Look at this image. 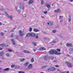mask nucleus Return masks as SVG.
I'll return each mask as SVG.
<instances>
[{"instance_id": "obj_1", "label": "nucleus", "mask_w": 73, "mask_h": 73, "mask_svg": "<svg viewBox=\"0 0 73 73\" xmlns=\"http://www.w3.org/2000/svg\"><path fill=\"white\" fill-rule=\"evenodd\" d=\"M49 53L50 54H56V55H60L61 54L60 52H58L57 50H51L49 52Z\"/></svg>"}, {"instance_id": "obj_2", "label": "nucleus", "mask_w": 73, "mask_h": 73, "mask_svg": "<svg viewBox=\"0 0 73 73\" xmlns=\"http://www.w3.org/2000/svg\"><path fill=\"white\" fill-rule=\"evenodd\" d=\"M66 64L67 65V66L70 68H71V67H72L73 66L72 64L71 63L69 62H66Z\"/></svg>"}, {"instance_id": "obj_3", "label": "nucleus", "mask_w": 73, "mask_h": 73, "mask_svg": "<svg viewBox=\"0 0 73 73\" xmlns=\"http://www.w3.org/2000/svg\"><path fill=\"white\" fill-rule=\"evenodd\" d=\"M19 36L21 37L23 36H24V33H23V32H22V31H21V30L19 31Z\"/></svg>"}, {"instance_id": "obj_4", "label": "nucleus", "mask_w": 73, "mask_h": 73, "mask_svg": "<svg viewBox=\"0 0 73 73\" xmlns=\"http://www.w3.org/2000/svg\"><path fill=\"white\" fill-rule=\"evenodd\" d=\"M17 9V12H18V13H20V12H21V8L20 7H18Z\"/></svg>"}, {"instance_id": "obj_5", "label": "nucleus", "mask_w": 73, "mask_h": 73, "mask_svg": "<svg viewBox=\"0 0 73 73\" xmlns=\"http://www.w3.org/2000/svg\"><path fill=\"white\" fill-rule=\"evenodd\" d=\"M7 17H8V18H9L11 20H13V17L12 15H10L9 16L7 14Z\"/></svg>"}, {"instance_id": "obj_6", "label": "nucleus", "mask_w": 73, "mask_h": 73, "mask_svg": "<svg viewBox=\"0 0 73 73\" xmlns=\"http://www.w3.org/2000/svg\"><path fill=\"white\" fill-rule=\"evenodd\" d=\"M61 12V10L60 9H58L57 10H55L54 11V12L55 13H58V12Z\"/></svg>"}, {"instance_id": "obj_7", "label": "nucleus", "mask_w": 73, "mask_h": 73, "mask_svg": "<svg viewBox=\"0 0 73 73\" xmlns=\"http://www.w3.org/2000/svg\"><path fill=\"white\" fill-rule=\"evenodd\" d=\"M33 67V66L31 64H30L28 66V69H32V67Z\"/></svg>"}, {"instance_id": "obj_8", "label": "nucleus", "mask_w": 73, "mask_h": 73, "mask_svg": "<svg viewBox=\"0 0 73 73\" xmlns=\"http://www.w3.org/2000/svg\"><path fill=\"white\" fill-rule=\"evenodd\" d=\"M46 49L44 47H41L39 48L40 50H45Z\"/></svg>"}, {"instance_id": "obj_9", "label": "nucleus", "mask_w": 73, "mask_h": 73, "mask_svg": "<svg viewBox=\"0 0 73 73\" xmlns=\"http://www.w3.org/2000/svg\"><path fill=\"white\" fill-rule=\"evenodd\" d=\"M33 3V0H30L28 2L29 4H32Z\"/></svg>"}, {"instance_id": "obj_10", "label": "nucleus", "mask_w": 73, "mask_h": 73, "mask_svg": "<svg viewBox=\"0 0 73 73\" xmlns=\"http://www.w3.org/2000/svg\"><path fill=\"white\" fill-rule=\"evenodd\" d=\"M35 34L33 33H31V37H35Z\"/></svg>"}, {"instance_id": "obj_11", "label": "nucleus", "mask_w": 73, "mask_h": 73, "mask_svg": "<svg viewBox=\"0 0 73 73\" xmlns=\"http://www.w3.org/2000/svg\"><path fill=\"white\" fill-rule=\"evenodd\" d=\"M31 33H28L26 35V37H31Z\"/></svg>"}, {"instance_id": "obj_12", "label": "nucleus", "mask_w": 73, "mask_h": 73, "mask_svg": "<svg viewBox=\"0 0 73 73\" xmlns=\"http://www.w3.org/2000/svg\"><path fill=\"white\" fill-rule=\"evenodd\" d=\"M7 46L5 45V44H0V46L1 47H4V46Z\"/></svg>"}, {"instance_id": "obj_13", "label": "nucleus", "mask_w": 73, "mask_h": 73, "mask_svg": "<svg viewBox=\"0 0 73 73\" xmlns=\"http://www.w3.org/2000/svg\"><path fill=\"white\" fill-rule=\"evenodd\" d=\"M24 53H30L31 52L25 50L23 51Z\"/></svg>"}, {"instance_id": "obj_14", "label": "nucleus", "mask_w": 73, "mask_h": 73, "mask_svg": "<svg viewBox=\"0 0 73 73\" xmlns=\"http://www.w3.org/2000/svg\"><path fill=\"white\" fill-rule=\"evenodd\" d=\"M29 64V62H28L24 64V66H27Z\"/></svg>"}, {"instance_id": "obj_15", "label": "nucleus", "mask_w": 73, "mask_h": 73, "mask_svg": "<svg viewBox=\"0 0 73 73\" xmlns=\"http://www.w3.org/2000/svg\"><path fill=\"white\" fill-rule=\"evenodd\" d=\"M11 41L12 42L13 44V45H15V41L13 39H12L11 40Z\"/></svg>"}, {"instance_id": "obj_16", "label": "nucleus", "mask_w": 73, "mask_h": 73, "mask_svg": "<svg viewBox=\"0 0 73 73\" xmlns=\"http://www.w3.org/2000/svg\"><path fill=\"white\" fill-rule=\"evenodd\" d=\"M48 66L47 65H45L44 66H42V67H41L42 69H44V68H47L48 67Z\"/></svg>"}, {"instance_id": "obj_17", "label": "nucleus", "mask_w": 73, "mask_h": 73, "mask_svg": "<svg viewBox=\"0 0 73 73\" xmlns=\"http://www.w3.org/2000/svg\"><path fill=\"white\" fill-rule=\"evenodd\" d=\"M48 25H53V23L50 22H49L48 23Z\"/></svg>"}, {"instance_id": "obj_18", "label": "nucleus", "mask_w": 73, "mask_h": 73, "mask_svg": "<svg viewBox=\"0 0 73 73\" xmlns=\"http://www.w3.org/2000/svg\"><path fill=\"white\" fill-rule=\"evenodd\" d=\"M49 60H53L54 59V57L53 56H50L48 57Z\"/></svg>"}, {"instance_id": "obj_19", "label": "nucleus", "mask_w": 73, "mask_h": 73, "mask_svg": "<svg viewBox=\"0 0 73 73\" xmlns=\"http://www.w3.org/2000/svg\"><path fill=\"white\" fill-rule=\"evenodd\" d=\"M44 59L45 61L48 60V57L47 56H44Z\"/></svg>"}, {"instance_id": "obj_20", "label": "nucleus", "mask_w": 73, "mask_h": 73, "mask_svg": "<svg viewBox=\"0 0 73 73\" xmlns=\"http://www.w3.org/2000/svg\"><path fill=\"white\" fill-rule=\"evenodd\" d=\"M46 7L48 8V9H50V6L49 5H46Z\"/></svg>"}, {"instance_id": "obj_21", "label": "nucleus", "mask_w": 73, "mask_h": 73, "mask_svg": "<svg viewBox=\"0 0 73 73\" xmlns=\"http://www.w3.org/2000/svg\"><path fill=\"white\" fill-rule=\"evenodd\" d=\"M9 68H7L5 69L4 70V71H8V70H9Z\"/></svg>"}, {"instance_id": "obj_22", "label": "nucleus", "mask_w": 73, "mask_h": 73, "mask_svg": "<svg viewBox=\"0 0 73 73\" xmlns=\"http://www.w3.org/2000/svg\"><path fill=\"white\" fill-rule=\"evenodd\" d=\"M4 54V52L3 51H2L0 53V55L1 56L3 55V54Z\"/></svg>"}, {"instance_id": "obj_23", "label": "nucleus", "mask_w": 73, "mask_h": 73, "mask_svg": "<svg viewBox=\"0 0 73 73\" xmlns=\"http://www.w3.org/2000/svg\"><path fill=\"white\" fill-rule=\"evenodd\" d=\"M33 31H34V32H38L39 31L38 30H37V29H33Z\"/></svg>"}, {"instance_id": "obj_24", "label": "nucleus", "mask_w": 73, "mask_h": 73, "mask_svg": "<svg viewBox=\"0 0 73 73\" xmlns=\"http://www.w3.org/2000/svg\"><path fill=\"white\" fill-rule=\"evenodd\" d=\"M50 69L51 71H52V70H55V68H50Z\"/></svg>"}, {"instance_id": "obj_25", "label": "nucleus", "mask_w": 73, "mask_h": 73, "mask_svg": "<svg viewBox=\"0 0 73 73\" xmlns=\"http://www.w3.org/2000/svg\"><path fill=\"white\" fill-rule=\"evenodd\" d=\"M70 51H73V48H70L69 49Z\"/></svg>"}, {"instance_id": "obj_26", "label": "nucleus", "mask_w": 73, "mask_h": 73, "mask_svg": "<svg viewBox=\"0 0 73 73\" xmlns=\"http://www.w3.org/2000/svg\"><path fill=\"white\" fill-rule=\"evenodd\" d=\"M6 55L7 57H9L10 55L9 53H7L6 54Z\"/></svg>"}, {"instance_id": "obj_27", "label": "nucleus", "mask_w": 73, "mask_h": 73, "mask_svg": "<svg viewBox=\"0 0 73 73\" xmlns=\"http://www.w3.org/2000/svg\"><path fill=\"white\" fill-rule=\"evenodd\" d=\"M19 8H22V9H24V6L23 5H22L20 7H19Z\"/></svg>"}, {"instance_id": "obj_28", "label": "nucleus", "mask_w": 73, "mask_h": 73, "mask_svg": "<svg viewBox=\"0 0 73 73\" xmlns=\"http://www.w3.org/2000/svg\"><path fill=\"white\" fill-rule=\"evenodd\" d=\"M19 73H25V72L24 71H19L18 72Z\"/></svg>"}, {"instance_id": "obj_29", "label": "nucleus", "mask_w": 73, "mask_h": 73, "mask_svg": "<svg viewBox=\"0 0 73 73\" xmlns=\"http://www.w3.org/2000/svg\"><path fill=\"white\" fill-rule=\"evenodd\" d=\"M1 35L2 36H3V35H4V33H3V32L1 33Z\"/></svg>"}, {"instance_id": "obj_30", "label": "nucleus", "mask_w": 73, "mask_h": 73, "mask_svg": "<svg viewBox=\"0 0 73 73\" xmlns=\"http://www.w3.org/2000/svg\"><path fill=\"white\" fill-rule=\"evenodd\" d=\"M32 44L34 45V46H36V43L34 42V43H32Z\"/></svg>"}, {"instance_id": "obj_31", "label": "nucleus", "mask_w": 73, "mask_h": 73, "mask_svg": "<svg viewBox=\"0 0 73 73\" xmlns=\"http://www.w3.org/2000/svg\"><path fill=\"white\" fill-rule=\"evenodd\" d=\"M20 66H18V65H17L15 66V68H19Z\"/></svg>"}, {"instance_id": "obj_32", "label": "nucleus", "mask_w": 73, "mask_h": 73, "mask_svg": "<svg viewBox=\"0 0 73 73\" xmlns=\"http://www.w3.org/2000/svg\"><path fill=\"white\" fill-rule=\"evenodd\" d=\"M25 60V59L24 58H22L21 59H20V61H24V60Z\"/></svg>"}, {"instance_id": "obj_33", "label": "nucleus", "mask_w": 73, "mask_h": 73, "mask_svg": "<svg viewBox=\"0 0 73 73\" xmlns=\"http://www.w3.org/2000/svg\"><path fill=\"white\" fill-rule=\"evenodd\" d=\"M31 61L32 62H33L34 61V58H33L31 60Z\"/></svg>"}, {"instance_id": "obj_34", "label": "nucleus", "mask_w": 73, "mask_h": 73, "mask_svg": "<svg viewBox=\"0 0 73 73\" xmlns=\"http://www.w3.org/2000/svg\"><path fill=\"white\" fill-rule=\"evenodd\" d=\"M47 71H48V72H50V71H51L50 68H49V69H48Z\"/></svg>"}, {"instance_id": "obj_35", "label": "nucleus", "mask_w": 73, "mask_h": 73, "mask_svg": "<svg viewBox=\"0 0 73 73\" xmlns=\"http://www.w3.org/2000/svg\"><path fill=\"white\" fill-rule=\"evenodd\" d=\"M8 50V52H12V50H11V49H9Z\"/></svg>"}, {"instance_id": "obj_36", "label": "nucleus", "mask_w": 73, "mask_h": 73, "mask_svg": "<svg viewBox=\"0 0 73 73\" xmlns=\"http://www.w3.org/2000/svg\"><path fill=\"white\" fill-rule=\"evenodd\" d=\"M56 50H58V52H60V51L61 50H60V49H57Z\"/></svg>"}, {"instance_id": "obj_37", "label": "nucleus", "mask_w": 73, "mask_h": 73, "mask_svg": "<svg viewBox=\"0 0 73 73\" xmlns=\"http://www.w3.org/2000/svg\"><path fill=\"white\" fill-rule=\"evenodd\" d=\"M35 38H38V35H37L36 36Z\"/></svg>"}, {"instance_id": "obj_38", "label": "nucleus", "mask_w": 73, "mask_h": 73, "mask_svg": "<svg viewBox=\"0 0 73 73\" xmlns=\"http://www.w3.org/2000/svg\"><path fill=\"white\" fill-rule=\"evenodd\" d=\"M32 28H30L29 30V31H30V32H31V31H32Z\"/></svg>"}, {"instance_id": "obj_39", "label": "nucleus", "mask_w": 73, "mask_h": 73, "mask_svg": "<svg viewBox=\"0 0 73 73\" xmlns=\"http://www.w3.org/2000/svg\"><path fill=\"white\" fill-rule=\"evenodd\" d=\"M44 1H42L41 2V4H44Z\"/></svg>"}, {"instance_id": "obj_40", "label": "nucleus", "mask_w": 73, "mask_h": 73, "mask_svg": "<svg viewBox=\"0 0 73 73\" xmlns=\"http://www.w3.org/2000/svg\"><path fill=\"white\" fill-rule=\"evenodd\" d=\"M68 21L69 22H70L71 21V19L70 18L68 20Z\"/></svg>"}, {"instance_id": "obj_41", "label": "nucleus", "mask_w": 73, "mask_h": 73, "mask_svg": "<svg viewBox=\"0 0 73 73\" xmlns=\"http://www.w3.org/2000/svg\"><path fill=\"white\" fill-rule=\"evenodd\" d=\"M11 37H13V34H11Z\"/></svg>"}, {"instance_id": "obj_42", "label": "nucleus", "mask_w": 73, "mask_h": 73, "mask_svg": "<svg viewBox=\"0 0 73 73\" xmlns=\"http://www.w3.org/2000/svg\"><path fill=\"white\" fill-rule=\"evenodd\" d=\"M0 10H1V11H3V10H4V9L3 8L0 9Z\"/></svg>"}, {"instance_id": "obj_43", "label": "nucleus", "mask_w": 73, "mask_h": 73, "mask_svg": "<svg viewBox=\"0 0 73 73\" xmlns=\"http://www.w3.org/2000/svg\"><path fill=\"white\" fill-rule=\"evenodd\" d=\"M66 46H69V44H66Z\"/></svg>"}, {"instance_id": "obj_44", "label": "nucleus", "mask_w": 73, "mask_h": 73, "mask_svg": "<svg viewBox=\"0 0 73 73\" xmlns=\"http://www.w3.org/2000/svg\"><path fill=\"white\" fill-rule=\"evenodd\" d=\"M14 30H15V29H12V30H11V32H13V31H14Z\"/></svg>"}, {"instance_id": "obj_45", "label": "nucleus", "mask_w": 73, "mask_h": 73, "mask_svg": "<svg viewBox=\"0 0 73 73\" xmlns=\"http://www.w3.org/2000/svg\"><path fill=\"white\" fill-rule=\"evenodd\" d=\"M44 12L45 14H46L47 13V11H44Z\"/></svg>"}, {"instance_id": "obj_46", "label": "nucleus", "mask_w": 73, "mask_h": 73, "mask_svg": "<svg viewBox=\"0 0 73 73\" xmlns=\"http://www.w3.org/2000/svg\"><path fill=\"white\" fill-rule=\"evenodd\" d=\"M52 31H53V33H55L56 32L55 30H53Z\"/></svg>"}, {"instance_id": "obj_47", "label": "nucleus", "mask_w": 73, "mask_h": 73, "mask_svg": "<svg viewBox=\"0 0 73 73\" xmlns=\"http://www.w3.org/2000/svg\"><path fill=\"white\" fill-rule=\"evenodd\" d=\"M33 50H34V52H35L36 50V49H33Z\"/></svg>"}, {"instance_id": "obj_48", "label": "nucleus", "mask_w": 73, "mask_h": 73, "mask_svg": "<svg viewBox=\"0 0 73 73\" xmlns=\"http://www.w3.org/2000/svg\"><path fill=\"white\" fill-rule=\"evenodd\" d=\"M52 42L53 43H55V42H56V41H55V40H53L52 41Z\"/></svg>"}, {"instance_id": "obj_49", "label": "nucleus", "mask_w": 73, "mask_h": 73, "mask_svg": "<svg viewBox=\"0 0 73 73\" xmlns=\"http://www.w3.org/2000/svg\"><path fill=\"white\" fill-rule=\"evenodd\" d=\"M69 46H72V44H69Z\"/></svg>"}, {"instance_id": "obj_50", "label": "nucleus", "mask_w": 73, "mask_h": 73, "mask_svg": "<svg viewBox=\"0 0 73 73\" xmlns=\"http://www.w3.org/2000/svg\"><path fill=\"white\" fill-rule=\"evenodd\" d=\"M11 68H13L14 67V65H12L11 66Z\"/></svg>"}, {"instance_id": "obj_51", "label": "nucleus", "mask_w": 73, "mask_h": 73, "mask_svg": "<svg viewBox=\"0 0 73 73\" xmlns=\"http://www.w3.org/2000/svg\"><path fill=\"white\" fill-rule=\"evenodd\" d=\"M55 67H56V68H58V66L56 65L55 66Z\"/></svg>"}, {"instance_id": "obj_52", "label": "nucleus", "mask_w": 73, "mask_h": 73, "mask_svg": "<svg viewBox=\"0 0 73 73\" xmlns=\"http://www.w3.org/2000/svg\"><path fill=\"white\" fill-rule=\"evenodd\" d=\"M62 17L61 16H60L59 17V19H61Z\"/></svg>"}, {"instance_id": "obj_53", "label": "nucleus", "mask_w": 73, "mask_h": 73, "mask_svg": "<svg viewBox=\"0 0 73 73\" xmlns=\"http://www.w3.org/2000/svg\"><path fill=\"white\" fill-rule=\"evenodd\" d=\"M3 49V48H0V50H1Z\"/></svg>"}, {"instance_id": "obj_54", "label": "nucleus", "mask_w": 73, "mask_h": 73, "mask_svg": "<svg viewBox=\"0 0 73 73\" xmlns=\"http://www.w3.org/2000/svg\"><path fill=\"white\" fill-rule=\"evenodd\" d=\"M70 1H71V2H73V0H70Z\"/></svg>"}, {"instance_id": "obj_55", "label": "nucleus", "mask_w": 73, "mask_h": 73, "mask_svg": "<svg viewBox=\"0 0 73 73\" xmlns=\"http://www.w3.org/2000/svg\"><path fill=\"white\" fill-rule=\"evenodd\" d=\"M2 25V23L0 22V25Z\"/></svg>"}, {"instance_id": "obj_56", "label": "nucleus", "mask_w": 73, "mask_h": 73, "mask_svg": "<svg viewBox=\"0 0 73 73\" xmlns=\"http://www.w3.org/2000/svg\"><path fill=\"white\" fill-rule=\"evenodd\" d=\"M60 23H62V20H61L60 21Z\"/></svg>"}, {"instance_id": "obj_57", "label": "nucleus", "mask_w": 73, "mask_h": 73, "mask_svg": "<svg viewBox=\"0 0 73 73\" xmlns=\"http://www.w3.org/2000/svg\"><path fill=\"white\" fill-rule=\"evenodd\" d=\"M56 60H54L53 61V62H56Z\"/></svg>"}, {"instance_id": "obj_58", "label": "nucleus", "mask_w": 73, "mask_h": 73, "mask_svg": "<svg viewBox=\"0 0 73 73\" xmlns=\"http://www.w3.org/2000/svg\"><path fill=\"white\" fill-rule=\"evenodd\" d=\"M67 57H69V55L67 54Z\"/></svg>"}, {"instance_id": "obj_59", "label": "nucleus", "mask_w": 73, "mask_h": 73, "mask_svg": "<svg viewBox=\"0 0 73 73\" xmlns=\"http://www.w3.org/2000/svg\"><path fill=\"white\" fill-rule=\"evenodd\" d=\"M2 70V68H0V70Z\"/></svg>"}, {"instance_id": "obj_60", "label": "nucleus", "mask_w": 73, "mask_h": 73, "mask_svg": "<svg viewBox=\"0 0 73 73\" xmlns=\"http://www.w3.org/2000/svg\"><path fill=\"white\" fill-rule=\"evenodd\" d=\"M42 17V18H43V19H44V17L42 16V17Z\"/></svg>"}, {"instance_id": "obj_61", "label": "nucleus", "mask_w": 73, "mask_h": 73, "mask_svg": "<svg viewBox=\"0 0 73 73\" xmlns=\"http://www.w3.org/2000/svg\"><path fill=\"white\" fill-rule=\"evenodd\" d=\"M60 45H62V43H60Z\"/></svg>"}, {"instance_id": "obj_62", "label": "nucleus", "mask_w": 73, "mask_h": 73, "mask_svg": "<svg viewBox=\"0 0 73 73\" xmlns=\"http://www.w3.org/2000/svg\"><path fill=\"white\" fill-rule=\"evenodd\" d=\"M67 73H69V71H68L67 72Z\"/></svg>"}, {"instance_id": "obj_63", "label": "nucleus", "mask_w": 73, "mask_h": 73, "mask_svg": "<svg viewBox=\"0 0 73 73\" xmlns=\"http://www.w3.org/2000/svg\"><path fill=\"white\" fill-rule=\"evenodd\" d=\"M4 32H7V31H6V30Z\"/></svg>"}, {"instance_id": "obj_64", "label": "nucleus", "mask_w": 73, "mask_h": 73, "mask_svg": "<svg viewBox=\"0 0 73 73\" xmlns=\"http://www.w3.org/2000/svg\"><path fill=\"white\" fill-rule=\"evenodd\" d=\"M53 5H54V3H52V6H53Z\"/></svg>"}]
</instances>
